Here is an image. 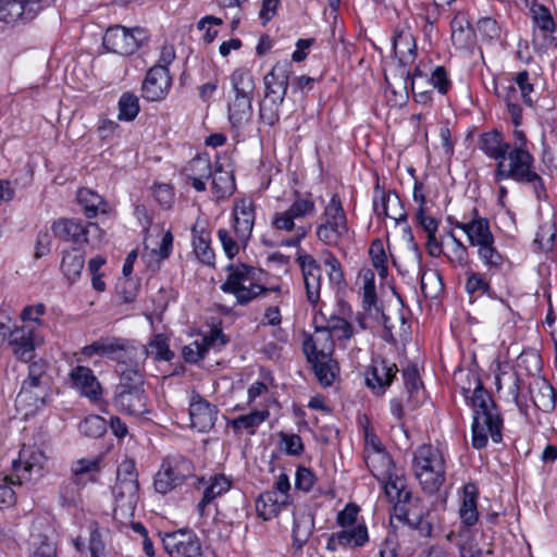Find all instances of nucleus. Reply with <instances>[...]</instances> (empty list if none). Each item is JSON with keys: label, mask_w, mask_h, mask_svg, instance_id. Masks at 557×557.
<instances>
[{"label": "nucleus", "mask_w": 557, "mask_h": 557, "mask_svg": "<svg viewBox=\"0 0 557 557\" xmlns=\"http://www.w3.org/2000/svg\"><path fill=\"white\" fill-rule=\"evenodd\" d=\"M364 461L372 475L384 482L386 495L395 502V517L418 530L421 535L431 536L432 524L425 519L420 500L413 498L407 488L405 479L398 473L391 455L386 450L368 451Z\"/></svg>", "instance_id": "nucleus-1"}, {"label": "nucleus", "mask_w": 557, "mask_h": 557, "mask_svg": "<svg viewBox=\"0 0 557 557\" xmlns=\"http://www.w3.org/2000/svg\"><path fill=\"white\" fill-rule=\"evenodd\" d=\"M473 411L471 425V445L474 449L486 447L488 436L496 444L503 441L504 420L491 394L484 388L480 377H475V386L470 398Z\"/></svg>", "instance_id": "nucleus-2"}, {"label": "nucleus", "mask_w": 557, "mask_h": 557, "mask_svg": "<svg viewBox=\"0 0 557 557\" xmlns=\"http://www.w3.org/2000/svg\"><path fill=\"white\" fill-rule=\"evenodd\" d=\"M512 180L532 187L537 201L548 198L545 183L534 169V157L529 149H508L506 157L496 162L494 182Z\"/></svg>", "instance_id": "nucleus-3"}, {"label": "nucleus", "mask_w": 557, "mask_h": 557, "mask_svg": "<svg viewBox=\"0 0 557 557\" xmlns=\"http://www.w3.org/2000/svg\"><path fill=\"white\" fill-rule=\"evenodd\" d=\"M120 382L115 386L113 405L122 412L141 416L148 412V396L144 388L145 376L139 362L116 369Z\"/></svg>", "instance_id": "nucleus-4"}, {"label": "nucleus", "mask_w": 557, "mask_h": 557, "mask_svg": "<svg viewBox=\"0 0 557 557\" xmlns=\"http://www.w3.org/2000/svg\"><path fill=\"white\" fill-rule=\"evenodd\" d=\"M292 73L290 62L282 61L276 62L263 77L264 98L259 106V117L269 126L280 121V108L286 97Z\"/></svg>", "instance_id": "nucleus-5"}, {"label": "nucleus", "mask_w": 557, "mask_h": 557, "mask_svg": "<svg viewBox=\"0 0 557 557\" xmlns=\"http://www.w3.org/2000/svg\"><path fill=\"white\" fill-rule=\"evenodd\" d=\"M412 469L422 490L428 494L436 493L445 481L444 456L432 445L423 444L414 450Z\"/></svg>", "instance_id": "nucleus-6"}, {"label": "nucleus", "mask_w": 557, "mask_h": 557, "mask_svg": "<svg viewBox=\"0 0 557 557\" xmlns=\"http://www.w3.org/2000/svg\"><path fill=\"white\" fill-rule=\"evenodd\" d=\"M226 270L228 271L227 278L220 288L224 293L233 294L239 305H248L268 290L267 287L253 283L257 272L256 268L239 263L230 264Z\"/></svg>", "instance_id": "nucleus-7"}, {"label": "nucleus", "mask_w": 557, "mask_h": 557, "mask_svg": "<svg viewBox=\"0 0 557 557\" xmlns=\"http://www.w3.org/2000/svg\"><path fill=\"white\" fill-rule=\"evenodd\" d=\"M195 472L190 459L182 455L166 456L154 475L153 487L159 494L165 495L182 485Z\"/></svg>", "instance_id": "nucleus-8"}, {"label": "nucleus", "mask_w": 557, "mask_h": 557, "mask_svg": "<svg viewBox=\"0 0 557 557\" xmlns=\"http://www.w3.org/2000/svg\"><path fill=\"white\" fill-rule=\"evenodd\" d=\"M87 357L100 356L117 362L116 369L136 363V346L128 339L120 337H101L83 348Z\"/></svg>", "instance_id": "nucleus-9"}, {"label": "nucleus", "mask_w": 557, "mask_h": 557, "mask_svg": "<svg viewBox=\"0 0 557 557\" xmlns=\"http://www.w3.org/2000/svg\"><path fill=\"white\" fill-rule=\"evenodd\" d=\"M149 39L148 32L143 27L127 28L122 25L111 26L107 29L102 45L113 53L132 55Z\"/></svg>", "instance_id": "nucleus-10"}, {"label": "nucleus", "mask_w": 557, "mask_h": 557, "mask_svg": "<svg viewBox=\"0 0 557 557\" xmlns=\"http://www.w3.org/2000/svg\"><path fill=\"white\" fill-rule=\"evenodd\" d=\"M49 364L39 359L28 366V375L23 381L16 401L28 403L38 408L46 404L47 387L49 386V375L47 374Z\"/></svg>", "instance_id": "nucleus-11"}, {"label": "nucleus", "mask_w": 557, "mask_h": 557, "mask_svg": "<svg viewBox=\"0 0 557 557\" xmlns=\"http://www.w3.org/2000/svg\"><path fill=\"white\" fill-rule=\"evenodd\" d=\"M47 461L45 453L37 446L23 445L17 459L12 461L11 484H23L32 481L34 474L40 476Z\"/></svg>", "instance_id": "nucleus-12"}, {"label": "nucleus", "mask_w": 557, "mask_h": 557, "mask_svg": "<svg viewBox=\"0 0 557 557\" xmlns=\"http://www.w3.org/2000/svg\"><path fill=\"white\" fill-rule=\"evenodd\" d=\"M55 0H0V21L30 22Z\"/></svg>", "instance_id": "nucleus-13"}, {"label": "nucleus", "mask_w": 557, "mask_h": 557, "mask_svg": "<svg viewBox=\"0 0 557 557\" xmlns=\"http://www.w3.org/2000/svg\"><path fill=\"white\" fill-rule=\"evenodd\" d=\"M162 544L171 557H203L200 540L191 530L164 533Z\"/></svg>", "instance_id": "nucleus-14"}, {"label": "nucleus", "mask_w": 557, "mask_h": 557, "mask_svg": "<svg viewBox=\"0 0 557 557\" xmlns=\"http://www.w3.org/2000/svg\"><path fill=\"white\" fill-rule=\"evenodd\" d=\"M397 372L396 363L382 357H375L364 372L366 385L374 395L383 396L392 385Z\"/></svg>", "instance_id": "nucleus-15"}, {"label": "nucleus", "mask_w": 557, "mask_h": 557, "mask_svg": "<svg viewBox=\"0 0 557 557\" xmlns=\"http://www.w3.org/2000/svg\"><path fill=\"white\" fill-rule=\"evenodd\" d=\"M139 484H114L112 495L114 497L113 518L116 521H129L139 499Z\"/></svg>", "instance_id": "nucleus-16"}, {"label": "nucleus", "mask_w": 557, "mask_h": 557, "mask_svg": "<svg viewBox=\"0 0 557 557\" xmlns=\"http://www.w3.org/2000/svg\"><path fill=\"white\" fill-rule=\"evenodd\" d=\"M296 261L301 269L307 300L315 306L320 300L322 268L309 253L299 251Z\"/></svg>", "instance_id": "nucleus-17"}, {"label": "nucleus", "mask_w": 557, "mask_h": 557, "mask_svg": "<svg viewBox=\"0 0 557 557\" xmlns=\"http://www.w3.org/2000/svg\"><path fill=\"white\" fill-rule=\"evenodd\" d=\"M172 86L169 69L152 66L148 70L141 85V96L147 101L163 100Z\"/></svg>", "instance_id": "nucleus-18"}, {"label": "nucleus", "mask_w": 557, "mask_h": 557, "mask_svg": "<svg viewBox=\"0 0 557 557\" xmlns=\"http://www.w3.org/2000/svg\"><path fill=\"white\" fill-rule=\"evenodd\" d=\"M216 414V406L210 404L197 392L191 393L189 403V417L191 428L199 432L210 431L214 426Z\"/></svg>", "instance_id": "nucleus-19"}, {"label": "nucleus", "mask_w": 557, "mask_h": 557, "mask_svg": "<svg viewBox=\"0 0 557 557\" xmlns=\"http://www.w3.org/2000/svg\"><path fill=\"white\" fill-rule=\"evenodd\" d=\"M255 205L251 199L243 198L233 208V233L239 236L242 244L248 243L255 225Z\"/></svg>", "instance_id": "nucleus-20"}, {"label": "nucleus", "mask_w": 557, "mask_h": 557, "mask_svg": "<svg viewBox=\"0 0 557 557\" xmlns=\"http://www.w3.org/2000/svg\"><path fill=\"white\" fill-rule=\"evenodd\" d=\"M9 345L12 347L13 354L22 361H29L34 357L35 351V331L29 325L15 326L10 329Z\"/></svg>", "instance_id": "nucleus-21"}, {"label": "nucleus", "mask_w": 557, "mask_h": 557, "mask_svg": "<svg viewBox=\"0 0 557 557\" xmlns=\"http://www.w3.org/2000/svg\"><path fill=\"white\" fill-rule=\"evenodd\" d=\"M458 228L466 233L469 245L472 247H478L487 242H495L490 221L481 216L476 208L472 209V218L466 224L458 225Z\"/></svg>", "instance_id": "nucleus-22"}, {"label": "nucleus", "mask_w": 557, "mask_h": 557, "mask_svg": "<svg viewBox=\"0 0 557 557\" xmlns=\"http://www.w3.org/2000/svg\"><path fill=\"white\" fill-rule=\"evenodd\" d=\"M70 379L73 386L89 400L97 401L101 398V385L90 368L84 366L73 368L70 373Z\"/></svg>", "instance_id": "nucleus-23"}, {"label": "nucleus", "mask_w": 557, "mask_h": 557, "mask_svg": "<svg viewBox=\"0 0 557 557\" xmlns=\"http://www.w3.org/2000/svg\"><path fill=\"white\" fill-rule=\"evenodd\" d=\"M304 352L308 360L317 358H329L334 352V341L329 330L323 327H315L312 335L307 337L304 342Z\"/></svg>", "instance_id": "nucleus-24"}, {"label": "nucleus", "mask_w": 557, "mask_h": 557, "mask_svg": "<svg viewBox=\"0 0 557 557\" xmlns=\"http://www.w3.org/2000/svg\"><path fill=\"white\" fill-rule=\"evenodd\" d=\"M529 392L534 406L543 412H550L556 407V392L552 384L542 376H535L529 383Z\"/></svg>", "instance_id": "nucleus-25"}, {"label": "nucleus", "mask_w": 557, "mask_h": 557, "mask_svg": "<svg viewBox=\"0 0 557 557\" xmlns=\"http://www.w3.org/2000/svg\"><path fill=\"white\" fill-rule=\"evenodd\" d=\"M292 496L280 495L277 491H265L256 500L259 516L264 520L276 517L284 508L292 505Z\"/></svg>", "instance_id": "nucleus-26"}, {"label": "nucleus", "mask_w": 557, "mask_h": 557, "mask_svg": "<svg viewBox=\"0 0 557 557\" xmlns=\"http://www.w3.org/2000/svg\"><path fill=\"white\" fill-rule=\"evenodd\" d=\"M199 484L205 485L202 498L197 504V511L200 516L205 515L206 507L215 498L222 496L231 488V480L224 474L211 475L208 480L205 476L199 479Z\"/></svg>", "instance_id": "nucleus-27"}, {"label": "nucleus", "mask_w": 557, "mask_h": 557, "mask_svg": "<svg viewBox=\"0 0 557 557\" xmlns=\"http://www.w3.org/2000/svg\"><path fill=\"white\" fill-rule=\"evenodd\" d=\"M151 356L156 361H171L174 352L170 349L169 338L166 335L159 333L148 342L146 346H136V360L139 364Z\"/></svg>", "instance_id": "nucleus-28"}, {"label": "nucleus", "mask_w": 557, "mask_h": 557, "mask_svg": "<svg viewBox=\"0 0 557 557\" xmlns=\"http://www.w3.org/2000/svg\"><path fill=\"white\" fill-rule=\"evenodd\" d=\"M393 52L400 66L406 67L417 58L414 37L405 30L395 29L393 35Z\"/></svg>", "instance_id": "nucleus-29"}, {"label": "nucleus", "mask_w": 557, "mask_h": 557, "mask_svg": "<svg viewBox=\"0 0 557 557\" xmlns=\"http://www.w3.org/2000/svg\"><path fill=\"white\" fill-rule=\"evenodd\" d=\"M52 232L55 237L73 242L74 244L90 243L89 237H84V224L76 219H59L52 224Z\"/></svg>", "instance_id": "nucleus-30"}, {"label": "nucleus", "mask_w": 557, "mask_h": 557, "mask_svg": "<svg viewBox=\"0 0 557 557\" xmlns=\"http://www.w3.org/2000/svg\"><path fill=\"white\" fill-rule=\"evenodd\" d=\"M511 144L505 141L502 132L492 129L485 132L479 137V148L496 162L506 157V151L510 149Z\"/></svg>", "instance_id": "nucleus-31"}, {"label": "nucleus", "mask_w": 557, "mask_h": 557, "mask_svg": "<svg viewBox=\"0 0 557 557\" xmlns=\"http://www.w3.org/2000/svg\"><path fill=\"white\" fill-rule=\"evenodd\" d=\"M233 99H253L256 89L255 78L247 69L239 67L230 76Z\"/></svg>", "instance_id": "nucleus-32"}, {"label": "nucleus", "mask_w": 557, "mask_h": 557, "mask_svg": "<svg viewBox=\"0 0 557 557\" xmlns=\"http://www.w3.org/2000/svg\"><path fill=\"white\" fill-rule=\"evenodd\" d=\"M537 75H531L527 70L518 72L512 77V82L519 91L521 101L529 108H534L537 101Z\"/></svg>", "instance_id": "nucleus-33"}, {"label": "nucleus", "mask_w": 557, "mask_h": 557, "mask_svg": "<svg viewBox=\"0 0 557 557\" xmlns=\"http://www.w3.org/2000/svg\"><path fill=\"white\" fill-rule=\"evenodd\" d=\"M253 99H233L227 103L228 121L233 128L242 129L252 117Z\"/></svg>", "instance_id": "nucleus-34"}, {"label": "nucleus", "mask_w": 557, "mask_h": 557, "mask_svg": "<svg viewBox=\"0 0 557 557\" xmlns=\"http://www.w3.org/2000/svg\"><path fill=\"white\" fill-rule=\"evenodd\" d=\"M478 488L474 484H466L463 498L459 508V517L466 527H473L479 520L476 508Z\"/></svg>", "instance_id": "nucleus-35"}, {"label": "nucleus", "mask_w": 557, "mask_h": 557, "mask_svg": "<svg viewBox=\"0 0 557 557\" xmlns=\"http://www.w3.org/2000/svg\"><path fill=\"white\" fill-rule=\"evenodd\" d=\"M193 247L197 259L206 265H214L215 255L211 248V234L209 231L193 227Z\"/></svg>", "instance_id": "nucleus-36"}, {"label": "nucleus", "mask_w": 557, "mask_h": 557, "mask_svg": "<svg viewBox=\"0 0 557 557\" xmlns=\"http://www.w3.org/2000/svg\"><path fill=\"white\" fill-rule=\"evenodd\" d=\"M85 265V253L78 248L63 251L61 271L69 283L76 282Z\"/></svg>", "instance_id": "nucleus-37"}, {"label": "nucleus", "mask_w": 557, "mask_h": 557, "mask_svg": "<svg viewBox=\"0 0 557 557\" xmlns=\"http://www.w3.org/2000/svg\"><path fill=\"white\" fill-rule=\"evenodd\" d=\"M394 202L395 205L400 203V199L395 191H386L384 188H381L379 182L374 187V196H373V210L377 216L391 218L397 222L405 221L406 214L401 213L398 218L388 213V203Z\"/></svg>", "instance_id": "nucleus-38"}, {"label": "nucleus", "mask_w": 557, "mask_h": 557, "mask_svg": "<svg viewBox=\"0 0 557 557\" xmlns=\"http://www.w3.org/2000/svg\"><path fill=\"white\" fill-rule=\"evenodd\" d=\"M404 386L407 393V401L413 407L421 403L423 384L416 364H409L403 370Z\"/></svg>", "instance_id": "nucleus-39"}, {"label": "nucleus", "mask_w": 557, "mask_h": 557, "mask_svg": "<svg viewBox=\"0 0 557 557\" xmlns=\"http://www.w3.org/2000/svg\"><path fill=\"white\" fill-rule=\"evenodd\" d=\"M77 200L88 219L97 216L99 212H107L108 203L100 195L91 189L81 188L77 193Z\"/></svg>", "instance_id": "nucleus-40"}, {"label": "nucleus", "mask_w": 557, "mask_h": 557, "mask_svg": "<svg viewBox=\"0 0 557 557\" xmlns=\"http://www.w3.org/2000/svg\"><path fill=\"white\" fill-rule=\"evenodd\" d=\"M268 410H253L248 414L239 416L228 422V425L235 433L246 430L248 434L253 435L257 429L269 418Z\"/></svg>", "instance_id": "nucleus-41"}, {"label": "nucleus", "mask_w": 557, "mask_h": 557, "mask_svg": "<svg viewBox=\"0 0 557 557\" xmlns=\"http://www.w3.org/2000/svg\"><path fill=\"white\" fill-rule=\"evenodd\" d=\"M362 290V307L364 311L368 312L370 315H373L375 318L381 317L382 320L386 321L387 317L385 315L382 308L377 304L373 273H370V276H364Z\"/></svg>", "instance_id": "nucleus-42"}, {"label": "nucleus", "mask_w": 557, "mask_h": 557, "mask_svg": "<svg viewBox=\"0 0 557 557\" xmlns=\"http://www.w3.org/2000/svg\"><path fill=\"white\" fill-rule=\"evenodd\" d=\"M348 233L347 223L324 221L317 228L318 239L327 246H337Z\"/></svg>", "instance_id": "nucleus-43"}, {"label": "nucleus", "mask_w": 557, "mask_h": 557, "mask_svg": "<svg viewBox=\"0 0 557 557\" xmlns=\"http://www.w3.org/2000/svg\"><path fill=\"white\" fill-rule=\"evenodd\" d=\"M496 95L506 103L515 127H519L522 124V108L519 103L521 98L516 86L509 85L502 92L496 90Z\"/></svg>", "instance_id": "nucleus-44"}, {"label": "nucleus", "mask_w": 557, "mask_h": 557, "mask_svg": "<svg viewBox=\"0 0 557 557\" xmlns=\"http://www.w3.org/2000/svg\"><path fill=\"white\" fill-rule=\"evenodd\" d=\"M533 20L536 25V29L533 32L532 44L541 46V48H545V44L543 40L539 42L540 36H545L547 32L552 30L556 27L555 22L552 17L549 10L544 5H537L533 10Z\"/></svg>", "instance_id": "nucleus-45"}, {"label": "nucleus", "mask_w": 557, "mask_h": 557, "mask_svg": "<svg viewBox=\"0 0 557 557\" xmlns=\"http://www.w3.org/2000/svg\"><path fill=\"white\" fill-rule=\"evenodd\" d=\"M312 366L314 374L318 381L323 386H331L335 380L337 363L333 359V357H329L322 360V358H317L308 360Z\"/></svg>", "instance_id": "nucleus-46"}, {"label": "nucleus", "mask_w": 557, "mask_h": 557, "mask_svg": "<svg viewBox=\"0 0 557 557\" xmlns=\"http://www.w3.org/2000/svg\"><path fill=\"white\" fill-rule=\"evenodd\" d=\"M478 256L487 271L492 273L499 271L505 262V256L497 250L495 242L478 246Z\"/></svg>", "instance_id": "nucleus-47"}, {"label": "nucleus", "mask_w": 557, "mask_h": 557, "mask_svg": "<svg viewBox=\"0 0 557 557\" xmlns=\"http://www.w3.org/2000/svg\"><path fill=\"white\" fill-rule=\"evenodd\" d=\"M336 540L341 546L362 547L368 541V530L364 524H358L350 530H343L336 533Z\"/></svg>", "instance_id": "nucleus-48"}, {"label": "nucleus", "mask_w": 557, "mask_h": 557, "mask_svg": "<svg viewBox=\"0 0 557 557\" xmlns=\"http://www.w3.org/2000/svg\"><path fill=\"white\" fill-rule=\"evenodd\" d=\"M451 40L455 46L465 48L473 40V29L463 18L455 17L450 23Z\"/></svg>", "instance_id": "nucleus-49"}, {"label": "nucleus", "mask_w": 557, "mask_h": 557, "mask_svg": "<svg viewBox=\"0 0 557 557\" xmlns=\"http://www.w3.org/2000/svg\"><path fill=\"white\" fill-rule=\"evenodd\" d=\"M212 189L218 197L231 195L234 190V180L230 172L223 171L222 165L218 164L212 172Z\"/></svg>", "instance_id": "nucleus-50"}, {"label": "nucleus", "mask_w": 557, "mask_h": 557, "mask_svg": "<svg viewBox=\"0 0 557 557\" xmlns=\"http://www.w3.org/2000/svg\"><path fill=\"white\" fill-rule=\"evenodd\" d=\"M517 368L535 377L542 370V358L534 349L523 350L517 359Z\"/></svg>", "instance_id": "nucleus-51"}, {"label": "nucleus", "mask_w": 557, "mask_h": 557, "mask_svg": "<svg viewBox=\"0 0 557 557\" xmlns=\"http://www.w3.org/2000/svg\"><path fill=\"white\" fill-rule=\"evenodd\" d=\"M138 97L132 92H123L119 99V120L133 121L139 113Z\"/></svg>", "instance_id": "nucleus-52"}, {"label": "nucleus", "mask_w": 557, "mask_h": 557, "mask_svg": "<svg viewBox=\"0 0 557 557\" xmlns=\"http://www.w3.org/2000/svg\"><path fill=\"white\" fill-rule=\"evenodd\" d=\"M218 238L222 245V248L228 259L236 257L242 249H245L248 243L242 244L239 236L233 235L231 231L226 228H220L218 231Z\"/></svg>", "instance_id": "nucleus-53"}, {"label": "nucleus", "mask_w": 557, "mask_h": 557, "mask_svg": "<svg viewBox=\"0 0 557 557\" xmlns=\"http://www.w3.org/2000/svg\"><path fill=\"white\" fill-rule=\"evenodd\" d=\"M369 255L379 276L385 278L387 276V256L381 239L376 238L371 243Z\"/></svg>", "instance_id": "nucleus-54"}, {"label": "nucleus", "mask_w": 557, "mask_h": 557, "mask_svg": "<svg viewBox=\"0 0 557 557\" xmlns=\"http://www.w3.org/2000/svg\"><path fill=\"white\" fill-rule=\"evenodd\" d=\"M78 430L85 436L98 438L107 432V421L100 416L92 414L79 423Z\"/></svg>", "instance_id": "nucleus-55"}, {"label": "nucleus", "mask_w": 557, "mask_h": 557, "mask_svg": "<svg viewBox=\"0 0 557 557\" xmlns=\"http://www.w3.org/2000/svg\"><path fill=\"white\" fill-rule=\"evenodd\" d=\"M322 327L329 330L330 334L336 336L338 339H349L354 335L352 325L345 318L337 315H331L326 326Z\"/></svg>", "instance_id": "nucleus-56"}, {"label": "nucleus", "mask_w": 557, "mask_h": 557, "mask_svg": "<svg viewBox=\"0 0 557 557\" xmlns=\"http://www.w3.org/2000/svg\"><path fill=\"white\" fill-rule=\"evenodd\" d=\"M466 290L469 295L486 294L493 298L495 293L492 290L490 283L481 273L471 272L466 281Z\"/></svg>", "instance_id": "nucleus-57"}, {"label": "nucleus", "mask_w": 557, "mask_h": 557, "mask_svg": "<svg viewBox=\"0 0 557 557\" xmlns=\"http://www.w3.org/2000/svg\"><path fill=\"white\" fill-rule=\"evenodd\" d=\"M323 255V262L329 268L327 275L330 283L337 286L345 284V276L339 260L330 250H325Z\"/></svg>", "instance_id": "nucleus-58"}, {"label": "nucleus", "mask_w": 557, "mask_h": 557, "mask_svg": "<svg viewBox=\"0 0 557 557\" xmlns=\"http://www.w3.org/2000/svg\"><path fill=\"white\" fill-rule=\"evenodd\" d=\"M185 171L187 172V176H198L210 178L212 176V166L210 159L208 157L197 156L193 158Z\"/></svg>", "instance_id": "nucleus-59"}, {"label": "nucleus", "mask_w": 557, "mask_h": 557, "mask_svg": "<svg viewBox=\"0 0 557 557\" xmlns=\"http://www.w3.org/2000/svg\"><path fill=\"white\" fill-rule=\"evenodd\" d=\"M139 484L136 463L133 459H124L117 467L115 484Z\"/></svg>", "instance_id": "nucleus-60"}, {"label": "nucleus", "mask_w": 557, "mask_h": 557, "mask_svg": "<svg viewBox=\"0 0 557 557\" xmlns=\"http://www.w3.org/2000/svg\"><path fill=\"white\" fill-rule=\"evenodd\" d=\"M476 29L479 34L485 40H496L500 38V26L496 20L492 17H482L476 23Z\"/></svg>", "instance_id": "nucleus-61"}, {"label": "nucleus", "mask_w": 557, "mask_h": 557, "mask_svg": "<svg viewBox=\"0 0 557 557\" xmlns=\"http://www.w3.org/2000/svg\"><path fill=\"white\" fill-rule=\"evenodd\" d=\"M430 84L437 89L441 95H446L451 88V81L444 66H435L429 78Z\"/></svg>", "instance_id": "nucleus-62"}, {"label": "nucleus", "mask_w": 557, "mask_h": 557, "mask_svg": "<svg viewBox=\"0 0 557 557\" xmlns=\"http://www.w3.org/2000/svg\"><path fill=\"white\" fill-rule=\"evenodd\" d=\"M30 557H57L55 543L47 535H39L37 542H34Z\"/></svg>", "instance_id": "nucleus-63"}, {"label": "nucleus", "mask_w": 557, "mask_h": 557, "mask_svg": "<svg viewBox=\"0 0 557 557\" xmlns=\"http://www.w3.org/2000/svg\"><path fill=\"white\" fill-rule=\"evenodd\" d=\"M315 482L314 473L304 466H299L295 475V487L301 492L308 493L311 491Z\"/></svg>", "instance_id": "nucleus-64"}]
</instances>
